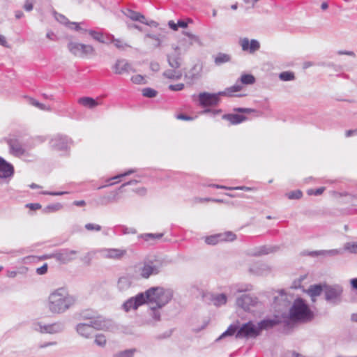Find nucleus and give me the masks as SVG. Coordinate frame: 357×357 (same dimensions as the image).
<instances>
[{"instance_id":"obj_1","label":"nucleus","mask_w":357,"mask_h":357,"mask_svg":"<svg viewBox=\"0 0 357 357\" xmlns=\"http://www.w3.org/2000/svg\"><path fill=\"white\" fill-rule=\"evenodd\" d=\"M75 303V297L69 294L65 288L61 287L50 293L46 306L51 313L59 314L69 310Z\"/></svg>"},{"instance_id":"obj_2","label":"nucleus","mask_w":357,"mask_h":357,"mask_svg":"<svg viewBox=\"0 0 357 357\" xmlns=\"http://www.w3.org/2000/svg\"><path fill=\"white\" fill-rule=\"evenodd\" d=\"M86 322L79 323L75 327L77 333L86 339L91 338L94 331H109L113 327V321L102 316L86 317Z\"/></svg>"},{"instance_id":"obj_3","label":"nucleus","mask_w":357,"mask_h":357,"mask_svg":"<svg viewBox=\"0 0 357 357\" xmlns=\"http://www.w3.org/2000/svg\"><path fill=\"white\" fill-rule=\"evenodd\" d=\"M234 335H235L236 339H255L259 335V333L257 324L251 321L243 324L241 326L231 324L228 327L226 331L222 333L217 339V341Z\"/></svg>"},{"instance_id":"obj_4","label":"nucleus","mask_w":357,"mask_h":357,"mask_svg":"<svg viewBox=\"0 0 357 357\" xmlns=\"http://www.w3.org/2000/svg\"><path fill=\"white\" fill-rule=\"evenodd\" d=\"M145 302L149 305L162 307L166 305L173 296V291L161 287H151L143 293Z\"/></svg>"},{"instance_id":"obj_5","label":"nucleus","mask_w":357,"mask_h":357,"mask_svg":"<svg viewBox=\"0 0 357 357\" xmlns=\"http://www.w3.org/2000/svg\"><path fill=\"white\" fill-rule=\"evenodd\" d=\"M241 90V85L235 84L234 86L228 87L225 91L218 92V93L202 92L198 96L199 104L202 107L215 106L220 101V96H231L233 93L238 92Z\"/></svg>"},{"instance_id":"obj_6","label":"nucleus","mask_w":357,"mask_h":357,"mask_svg":"<svg viewBox=\"0 0 357 357\" xmlns=\"http://www.w3.org/2000/svg\"><path fill=\"white\" fill-rule=\"evenodd\" d=\"M314 314L307 304L302 298L294 301L289 310V317L293 321L307 322L313 319Z\"/></svg>"},{"instance_id":"obj_7","label":"nucleus","mask_w":357,"mask_h":357,"mask_svg":"<svg viewBox=\"0 0 357 357\" xmlns=\"http://www.w3.org/2000/svg\"><path fill=\"white\" fill-rule=\"evenodd\" d=\"M162 267L163 262L159 259L145 261L142 266L138 268V273L142 278L147 279L151 275H158Z\"/></svg>"},{"instance_id":"obj_8","label":"nucleus","mask_w":357,"mask_h":357,"mask_svg":"<svg viewBox=\"0 0 357 357\" xmlns=\"http://www.w3.org/2000/svg\"><path fill=\"white\" fill-rule=\"evenodd\" d=\"M32 328L33 331L40 333L56 334L64 331L65 324L61 321L50 324H45L42 321H36L32 324Z\"/></svg>"},{"instance_id":"obj_9","label":"nucleus","mask_w":357,"mask_h":357,"mask_svg":"<svg viewBox=\"0 0 357 357\" xmlns=\"http://www.w3.org/2000/svg\"><path fill=\"white\" fill-rule=\"evenodd\" d=\"M68 51L74 56L84 58L94 54L95 50L91 45H85L75 41H69L67 45Z\"/></svg>"},{"instance_id":"obj_10","label":"nucleus","mask_w":357,"mask_h":357,"mask_svg":"<svg viewBox=\"0 0 357 357\" xmlns=\"http://www.w3.org/2000/svg\"><path fill=\"white\" fill-rule=\"evenodd\" d=\"M343 291L342 287L339 284L324 285V294L327 302L337 305L341 302V296Z\"/></svg>"},{"instance_id":"obj_11","label":"nucleus","mask_w":357,"mask_h":357,"mask_svg":"<svg viewBox=\"0 0 357 357\" xmlns=\"http://www.w3.org/2000/svg\"><path fill=\"white\" fill-rule=\"evenodd\" d=\"M259 301L256 297L250 295H243L236 300V305L243 309L245 311H251L252 307L258 305Z\"/></svg>"},{"instance_id":"obj_12","label":"nucleus","mask_w":357,"mask_h":357,"mask_svg":"<svg viewBox=\"0 0 357 357\" xmlns=\"http://www.w3.org/2000/svg\"><path fill=\"white\" fill-rule=\"evenodd\" d=\"M77 254L76 250H61L51 255V257L55 259L56 261L62 264H67L75 259Z\"/></svg>"},{"instance_id":"obj_13","label":"nucleus","mask_w":357,"mask_h":357,"mask_svg":"<svg viewBox=\"0 0 357 357\" xmlns=\"http://www.w3.org/2000/svg\"><path fill=\"white\" fill-rule=\"evenodd\" d=\"M71 143V139L66 136L57 135L52 137L50 142V146L52 149L59 151H63L68 149L69 144Z\"/></svg>"},{"instance_id":"obj_14","label":"nucleus","mask_w":357,"mask_h":357,"mask_svg":"<svg viewBox=\"0 0 357 357\" xmlns=\"http://www.w3.org/2000/svg\"><path fill=\"white\" fill-rule=\"evenodd\" d=\"M100 252L104 258L114 260H121L127 255L126 249L106 248Z\"/></svg>"},{"instance_id":"obj_15","label":"nucleus","mask_w":357,"mask_h":357,"mask_svg":"<svg viewBox=\"0 0 357 357\" xmlns=\"http://www.w3.org/2000/svg\"><path fill=\"white\" fill-rule=\"evenodd\" d=\"M143 293H139L134 297H131L123 304V308L126 312L136 310L139 306L145 303Z\"/></svg>"},{"instance_id":"obj_16","label":"nucleus","mask_w":357,"mask_h":357,"mask_svg":"<svg viewBox=\"0 0 357 357\" xmlns=\"http://www.w3.org/2000/svg\"><path fill=\"white\" fill-rule=\"evenodd\" d=\"M112 69L114 73L117 75L135 72V70L132 67L131 64L127 60L123 59L116 60L112 67Z\"/></svg>"},{"instance_id":"obj_17","label":"nucleus","mask_w":357,"mask_h":357,"mask_svg":"<svg viewBox=\"0 0 357 357\" xmlns=\"http://www.w3.org/2000/svg\"><path fill=\"white\" fill-rule=\"evenodd\" d=\"M202 64H195L185 75L187 83L191 85L198 80L202 77Z\"/></svg>"},{"instance_id":"obj_18","label":"nucleus","mask_w":357,"mask_h":357,"mask_svg":"<svg viewBox=\"0 0 357 357\" xmlns=\"http://www.w3.org/2000/svg\"><path fill=\"white\" fill-rule=\"evenodd\" d=\"M240 45L243 51L249 52L250 54L255 53L260 48V44L259 41L255 39L249 40V39L247 38L241 39Z\"/></svg>"},{"instance_id":"obj_19","label":"nucleus","mask_w":357,"mask_h":357,"mask_svg":"<svg viewBox=\"0 0 357 357\" xmlns=\"http://www.w3.org/2000/svg\"><path fill=\"white\" fill-rule=\"evenodd\" d=\"M13 174V166L0 157V178H10Z\"/></svg>"},{"instance_id":"obj_20","label":"nucleus","mask_w":357,"mask_h":357,"mask_svg":"<svg viewBox=\"0 0 357 357\" xmlns=\"http://www.w3.org/2000/svg\"><path fill=\"white\" fill-rule=\"evenodd\" d=\"M174 52L167 55V61L172 68L178 69L181 66V58L178 47H174Z\"/></svg>"},{"instance_id":"obj_21","label":"nucleus","mask_w":357,"mask_h":357,"mask_svg":"<svg viewBox=\"0 0 357 357\" xmlns=\"http://www.w3.org/2000/svg\"><path fill=\"white\" fill-rule=\"evenodd\" d=\"M270 270L271 268L268 264L260 261L254 263L249 268L250 273L257 275H265Z\"/></svg>"},{"instance_id":"obj_22","label":"nucleus","mask_w":357,"mask_h":357,"mask_svg":"<svg viewBox=\"0 0 357 357\" xmlns=\"http://www.w3.org/2000/svg\"><path fill=\"white\" fill-rule=\"evenodd\" d=\"M132 279L133 277L129 275L120 277L117 282L118 289L121 292L128 291L132 285Z\"/></svg>"},{"instance_id":"obj_23","label":"nucleus","mask_w":357,"mask_h":357,"mask_svg":"<svg viewBox=\"0 0 357 357\" xmlns=\"http://www.w3.org/2000/svg\"><path fill=\"white\" fill-rule=\"evenodd\" d=\"M279 322V320L276 319H266L261 320V321L256 324L257 326L258 331L259 333V335H261L262 331L271 329L278 325Z\"/></svg>"},{"instance_id":"obj_24","label":"nucleus","mask_w":357,"mask_h":357,"mask_svg":"<svg viewBox=\"0 0 357 357\" xmlns=\"http://www.w3.org/2000/svg\"><path fill=\"white\" fill-rule=\"evenodd\" d=\"M122 13L128 18L134 22H144L143 21L146 20V17L144 15L129 8H127L126 10H122Z\"/></svg>"},{"instance_id":"obj_25","label":"nucleus","mask_w":357,"mask_h":357,"mask_svg":"<svg viewBox=\"0 0 357 357\" xmlns=\"http://www.w3.org/2000/svg\"><path fill=\"white\" fill-rule=\"evenodd\" d=\"M342 251L338 249H333L328 250H319L309 252L308 255L312 257L322 256V257H333L342 255Z\"/></svg>"},{"instance_id":"obj_26","label":"nucleus","mask_w":357,"mask_h":357,"mask_svg":"<svg viewBox=\"0 0 357 357\" xmlns=\"http://www.w3.org/2000/svg\"><path fill=\"white\" fill-rule=\"evenodd\" d=\"M8 143L10 147V152L13 155L19 156L24 153V149L17 140L10 139Z\"/></svg>"},{"instance_id":"obj_27","label":"nucleus","mask_w":357,"mask_h":357,"mask_svg":"<svg viewBox=\"0 0 357 357\" xmlns=\"http://www.w3.org/2000/svg\"><path fill=\"white\" fill-rule=\"evenodd\" d=\"M78 103L89 109H93L98 105V102L91 97H82L79 98Z\"/></svg>"},{"instance_id":"obj_28","label":"nucleus","mask_w":357,"mask_h":357,"mask_svg":"<svg viewBox=\"0 0 357 357\" xmlns=\"http://www.w3.org/2000/svg\"><path fill=\"white\" fill-rule=\"evenodd\" d=\"M324 292V286L321 284L311 285L307 290V294L314 301V297L319 296Z\"/></svg>"},{"instance_id":"obj_29","label":"nucleus","mask_w":357,"mask_h":357,"mask_svg":"<svg viewBox=\"0 0 357 357\" xmlns=\"http://www.w3.org/2000/svg\"><path fill=\"white\" fill-rule=\"evenodd\" d=\"M231 55L225 53L219 52L214 56V63L216 66H221L231 61Z\"/></svg>"},{"instance_id":"obj_30","label":"nucleus","mask_w":357,"mask_h":357,"mask_svg":"<svg viewBox=\"0 0 357 357\" xmlns=\"http://www.w3.org/2000/svg\"><path fill=\"white\" fill-rule=\"evenodd\" d=\"M89 36H90L93 40L99 42V43H108V37L107 36H105L102 33L100 32V31H96V30H93V29H90L89 31Z\"/></svg>"},{"instance_id":"obj_31","label":"nucleus","mask_w":357,"mask_h":357,"mask_svg":"<svg viewBox=\"0 0 357 357\" xmlns=\"http://www.w3.org/2000/svg\"><path fill=\"white\" fill-rule=\"evenodd\" d=\"M182 72L178 69L167 70L163 73V76L167 79L178 80L182 77Z\"/></svg>"},{"instance_id":"obj_32","label":"nucleus","mask_w":357,"mask_h":357,"mask_svg":"<svg viewBox=\"0 0 357 357\" xmlns=\"http://www.w3.org/2000/svg\"><path fill=\"white\" fill-rule=\"evenodd\" d=\"M320 66L328 67L331 69L329 75H334L335 73H340L342 70V67L340 65L335 64L332 62H321L318 63Z\"/></svg>"},{"instance_id":"obj_33","label":"nucleus","mask_w":357,"mask_h":357,"mask_svg":"<svg viewBox=\"0 0 357 357\" xmlns=\"http://www.w3.org/2000/svg\"><path fill=\"white\" fill-rule=\"evenodd\" d=\"M223 118L228 120L231 124H238L247 119L246 116L241 114H227Z\"/></svg>"},{"instance_id":"obj_34","label":"nucleus","mask_w":357,"mask_h":357,"mask_svg":"<svg viewBox=\"0 0 357 357\" xmlns=\"http://www.w3.org/2000/svg\"><path fill=\"white\" fill-rule=\"evenodd\" d=\"M240 83L238 82H236V84H241L243 87V84L245 85H250L253 84L256 79L255 77L251 75V74H243L240 77Z\"/></svg>"},{"instance_id":"obj_35","label":"nucleus","mask_w":357,"mask_h":357,"mask_svg":"<svg viewBox=\"0 0 357 357\" xmlns=\"http://www.w3.org/2000/svg\"><path fill=\"white\" fill-rule=\"evenodd\" d=\"M149 305V315L152 317L154 321H160V310L162 307H158L156 305Z\"/></svg>"},{"instance_id":"obj_36","label":"nucleus","mask_w":357,"mask_h":357,"mask_svg":"<svg viewBox=\"0 0 357 357\" xmlns=\"http://www.w3.org/2000/svg\"><path fill=\"white\" fill-rule=\"evenodd\" d=\"M62 208H63V206H62L61 204L56 203V204H50V205L47 206L46 207H45L43 208V211L45 213H50L56 212V211L61 210Z\"/></svg>"},{"instance_id":"obj_37","label":"nucleus","mask_w":357,"mask_h":357,"mask_svg":"<svg viewBox=\"0 0 357 357\" xmlns=\"http://www.w3.org/2000/svg\"><path fill=\"white\" fill-rule=\"evenodd\" d=\"M223 235L216 234L213 236H207L205 239L206 243L208 245H215L220 241H222Z\"/></svg>"},{"instance_id":"obj_38","label":"nucleus","mask_w":357,"mask_h":357,"mask_svg":"<svg viewBox=\"0 0 357 357\" xmlns=\"http://www.w3.org/2000/svg\"><path fill=\"white\" fill-rule=\"evenodd\" d=\"M280 79L282 81H291L295 79V75L293 72L284 71L279 75Z\"/></svg>"},{"instance_id":"obj_39","label":"nucleus","mask_w":357,"mask_h":357,"mask_svg":"<svg viewBox=\"0 0 357 357\" xmlns=\"http://www.w3.org/2000/svg\"><path fill=\"white\" fill-rule=\"evenodd\" d=\"M108 43H113L114 45L119 50H124L125 47L128 45L126 43H123L119 39H115L114 36L108 37Z\"/></svg>"},{"instance_id":"obj_40","label":"nucleus","mask_w":357,"mask_h":357,"mask_svg":"<svg viewBox=\"0 0 357 357\" xmlns=\"http://www.w3.org/2000/svg\"><path fill=\"white\" fill-rule=\"evenodd\" d=\"M94 342L98 346L104 347L107 343L106 337L103 334H97L95 336Z\"/></svg>"},{"instance_id":"obj_41","label":"nucleus","mask_w":357,"mask_h":357,"mask_svg":"<svg viewBox=\"0 0 357 357\" xmlns=\"http://www.w3.org/2000/svg\"><path fill=\"white\" fill-rule=\"evenodd\" d=\"M344 249L350 253L357 254V242L346 243Z\"/></svg>"},{"instance_id":"obj_42","label":"nucleus","mask_w":357,"mask_h":357,"mask_svg":"<svg viewBox=\"0 0 357 357\" xmlns=\"http://www.w3.org/2000/svg\"><path fill=\"white\" fill-rule=\"evenodd\" d=\"M213 302L215 305L225 304L227 302V296L224 294L216 295L213 298Z\"/></svg>"},{"instance_id":"obj_43","label":"nucleus","mask_w":357,"mask_h":357,"mask_svg":"<svg viewBox=\"0 0 357 357\" xmlns=\"http://www.w3.org/2000/svg\"><path fill=\"white\" fill-rule=\"evenodd\" d=\"M289 199H299L301 198L303 193L301 190H294L286 193L285 195Z\"/></svg>"},{"instance_id":"obj_44","label":"nucleus","mask_w":357,"mask_h":357,"mask_svg":"<svg viewBox=\"0 0 357 357\" xmlns=\"http://www.w3.org/2000/svg\"><path fill=\"white\" fill-rule=\"evenodd\" d=\"M158 92L151 88H145L142 90V94L145 97L153 98L155 97Z\"/></svg>"},{"instance_id":"obj_45","label":"nucleus","mask_w":357,"mask_h":357,"mask_svg":"<svg viewBox=\"0 0 357 357\" xmlns=\"http://www.w3.org/2000/svg\"><path fill=\"white\" fill-rule=\"evenodd\" d=\"M30 104H31L32 105H33L42 110H47V111L51 110V108L50 107H47L45 105L39 102L38 101H37L35 99H31Z\"/></svg>"},{"instance_id":"obj_46","label":"nucleus","mask_w":357,"mask_h":357,"mask_svg":"<svg viewBox=\"0 0 357 357\" xmlns=\"http://www.w3.org/2000/svg\"><path fill=\"white\" fill-rule=\"evenodd\" d=\"M135 349H128L121 351L117 354V357H133Z\"/></svg>"},{"instance_id":"obj_47","label":"nucleus","mask_w":357,"mask_h":357,"mask_svg":"<svg viewBox=\"0 0 357 357\" xmlns=\"http://www.w3.org/2000/svg\"><path fill=\"white\" fill-rule=\"evenodd\" d=\"M131 81L136 84H145L144 77L141 75H134L131 77Z\"/></svg>"},{"instance_id":"obj_48","label":"nucleus","mask_w":357,"mask_h":357,"mask_svg":"<svg viewBox=\"0 0 357 357\" xmlns=\"http://www.w3.org/2000/svg\"><path fill=\"white\" fill-rule=\"evenodd\" d=\"M220 235H223V238H222V241H233L236 238V235L231 232L228 231L224 234H220Z\"/></svg>"},{"instance_id":"obj_49","label":"nucleus","mask_w":357,"mask_h":357,"mask_svg":"<svg viewBox=\"0 0 357 357\" xmlns=\"http://www.w3.org/2000/svg\"><path fill=\"white\" fill-rule=\"evenodd\" d=\"M85 228L89 231H99L101 230V226L96 224L88 223L85 225Z\"/></svg>"},{"instance_id":"obj_50","label":"nucleus","mask_w":357,"mask_h":357,"mask_svg":"<svg viewBox=\"0 0 357 357\" xmlns=\"http://www.w3.org/2000/svg\"><path fill=\"white\" fill-rule=\"evenodd\" d=\"M183 33L189 38L190 43L192 45L193 43H198L199 38L195 35H193L188 31H183Z\"/></svg>"},{"instance_id":"obj_51","label":"nucleus","mask_w":357,"mask_h":357,"mask_svg":"<svg viewBox=\"0 0 357 357\" xmlns=\"http://www.w3.org/2000/svg\"><path fill=\"white\" fill-rule=\"evenodd\" d=\"M54 18L56 21L59 22H70L64 15L59 14L56 12H54Z\"/></svg>"},{"instance_id":"obj_52","label":"nucleus","mask_w":357,"mask_h":357,"mask_svg":"<svg viewBox=\"0 0 357 357\" xmlns=\"http://www.w3.org/2000/svg\"><path fill=\"white\" fill-rule=\"evenodd\" d=\"M184 84H182V83H179V84H170L169 86V89L172 91H181L184 88Z\"/></svg>"},{"instance_id":"obj_53","label":"nucleus","mask_w":357,"mask_h":357,"mask_svg":"<svg viewBox=\"0 0 357 357\" xmlns=\"http://www.w3.org/2000/svg\"><path fill=\"white\" fill-rule=\"evenodd\" d=\"M188 24H168L169 28L173 31H177L179 27L186 29Z\"/></svg>"},{"instance_id":"obj_54","label":"nucleus","mask_w":357,"mask_h":357,"mask_svg":"<svg viewBox=\"0 0 357 357\" xmlns=\"http://www.w3.org/2000/svg\"><path fill=\"white\" fill-rule=\"evenodd\" d=\"M135 172H136V169H130L128 171H127V172H124L123 174H118V175L114 176L113 178H112L110 179L112 180V179L120 178H122V177H124V176H129L131 174L135 173Z\"/></svg>"},{"instance_id":"obj_55","label":"nucleus","mask_w":357,"mask_h":357,"mask_svg":"<svg viewBox=\"0 0 357 357\" xmlns=\"http://www.w3.org/2000/svg\"><path fill=\"white\" fill-rule=\"evenodd\" d=\"M68 26V28L70 30L76 31L79 33V30H81V25L80 24H66Z\"/></svg>"},{"instance_id":"obj_56","label":"nucleus","mask_w":357,"mask_h":357,"mask_svg":"<svg viewBox=\"0 0 357 357\" xmlns=\"http://www.w3.org/2000/svg\"><path fill=\"white\" fill-rule=\"evenodd\" d=\"M325 190V188L324 187H321L318 189H317L315 191H314L313 190H309L307 191V194L308 195H320L323 193V192Z\"/></svg>"},{"instance_id":"obj_57","label":"nucleus","mask_w":357,"mask_h":357,"mask_svg":"<svg viewBox=\"0 0 357 357\" xmlns=\"http://www.w3.org/2000/svg\"><path fill=\"white\" fill-rule=\"evenodd\" d=\"M33 7V0H26L24 4V8L26 11H31Z\"/></svg>"},{"instance_id":"obj_58","label":"nucleus","mask_w":357,"mask_h":357,"mask_svg":"<svg viewBox=\"0 0 357 357\" xmlns=\"http://www.w3.org/2000/svg\"><path fill=\"white\" fill-rule=\"evenodd\" d=\"M234 111L238 112H241V113H246V114H250V113H252V112H255V110L252 109H250V108H242V107L235 108Z\"/></svg>"},{"instance_id":"obj_59","label":"nucleus","mask_w":357,"mask_h":357,"mask_svg":"<svg viewBox=\"0 0 357 357\" xmlns=\"http://www.w3.org/2000/svg\"><path fill=\"white\" fill-rule=\"evenodd\" d=\"M47 271V265L46 264H43L41 267L38 268L36 269V273L38 275H43L46 273Z\"/></svg>"},{"instance_id":"obj_60","label":"nucleus","mask_w":357,"mask_h":357,"mask_svg":"<svg viewBox=\"0 0 357 357\" xmlns=\"http://www.w3.org/2000/svg\"><path fill=\"white\" fill-rule=\"evenodd\" d=\"M337 54L339 55H347V56H350L352 57H356V54L353 51H342V50H340V51L337 52Z\"/></svg>"},{"instance_id":"obj_61","label":"nucleus","mask_w":357,"mask_h":357,"mask_svg":"<svg viewBox=\"0 0 357 357\" xmlns=\"http://www.w3.org/2000/svg\"><path fill=\"white\" fill-rule=\"evenodd\" d=\"M162 236V234H146L145 235V240H149V238H160Z\"/></svg>"},{"instance_id":"obj_62","label":"nucleus","mask_w":357,"mask_h":357,"mask_svg":"<svg viewBox=\"0 0 357 357\" xmlns=\"http://www.w3.org/2000/svg\"><path fill=\"white\" fill-rule=\"evenodd\" d=\"M150 68L154 72H158L160 70V65L158 62H151L150 64Z\"/></svg>"},{"instance_id":"obj_63","label":"nucleus","mask_w":357,"mask_h":357,"mask_svg":"<svg viewBox=\"0 0 357 357\" xmlns=\"http://www.w3.org/2000/svg\"><path fill=\"white\" fill-rule=\"evenodd\" d=\"M26 207L29 208L31 210H37L41 208V205L40 204L36 203V204H28L26 206Z\"/></svg>"},{"instance_id":"obj_64","label":"nucleus","mask_w":357,"mask_h":357,"mask_svg":"<svg viewBox=\"0 0 357 357\" xmlns=\"http://www.w3.org/2000/svg\"><path fill=\"white\" fill-rule=\"evenodd\" d=\"M90 29H87L86 28H84L82 26H81V30H79L78 34L82 36V37H85L87 35H89V31Z\"/></svg>"}]
</instances>
